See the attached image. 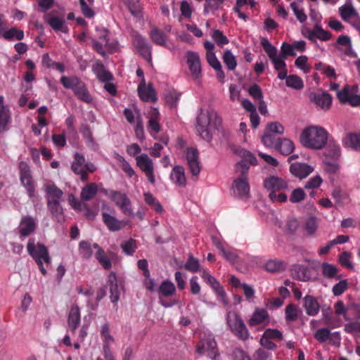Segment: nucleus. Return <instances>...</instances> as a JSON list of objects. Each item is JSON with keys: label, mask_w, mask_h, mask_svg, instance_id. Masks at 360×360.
Returning a JSON list of instances; mask_svg holds the SVG:
<instances>
[{"label": "nucleus", "mask_w": 360, "mask_h": 360, "mask_svg": "<svg viewBox=\"0 0 360 360\" xmlns=\"http://www.w3.org/2000/svg\"><path fill=\"white\" fill-rule=\"evenodd\" d=\"M221 119L214 110H201L196 119V130L199 136L210 142L214 130H218Z\"/></svg>", "instance_id": "nucleus-1"}, {"label": "nucleus", "mask_w": 360, "mask_h": 360, "mask_svg": "<svg viewBox=\"0 0 360 360\" xmlns=\"http://www.w3.org/2000/svg\"><path fill=\"white\" fill-rule=\"evenodd\" d=\"M328 131L319 126H310L304 129L300 135L301 143L309 148L321 149L328 139Z\"/></svg>", "instance_id": "nucleus-2"}, {"label": "nucleus", "mask_w": 360, "mask_h": 360, "mask_svg": "<svg viewBox=\"0 0 360 360\" xmlns=\"http://www.w3.org/2000/svg\"><path fill=\"white\" fill-rule=\"evenodd\" d=\"M28 254L37 263L41 273L46 275V270L44 266V263L50 264L51 259L49 253V250L44 244L35 243L34 238H30L27 245Z\"/></svg>", "instance_id": "nucleus-3"}, {"label": "nucleus", "mask_w": 360, "mask_h": 360, "mask_svg": "<svg viewBox=\"0 0 360 360\" xmlns=\"http://www.w3.org/2000/svg\"><path fill=\"white\" fill-rule=\"evenodd\" d=\"M226 323L231 333L239 340L245 341L250 338V333L240 316L236 311H228Z\"/></svg>", "instance_id": "nucleus-4"}, {"label": "nucleus", "mask_w": 360, "mask_h": 360, "mask_svg": "<svg viewBox=\"0 0 360 360\" xmlns=\"http://www.w3.org/2000/svg\"><path fill=\"white\" fill-rule=\"evenodd\" d=\"M339 84L331 83L330 89L337 91V97L342 103H349L352 106H358L360 105V94H359L358 86H345L342 90L338 91Z\"/></svg>", "instance_id": "nucleus-5"}, {"label": "nucleus", "mask_w": 360, "mask_h": 360, "mask_svg": "<svg viewBox=\"0 0 360 360\" xmlns=\"http://www.w3.org/2000/svg\"><path fill=\"white\" fill-rule=\"evenodd\" d=\"M98 32V39H93L91 44L94 49L102 56H105V49L114 52L117 48L118 43L117 41H110L109 32L104 27L96 28Z\"/></svg>", "instance_id": "nucleus-6"}, {"label": "nucleus", "mask_w": 360, "mask_h": 360, "mask_svg": "<svg viewBox=\"0 0 360 360\" xmlns=\"http://www.w3.org/2000/svg\"><path fill=\"white\" fill-rule=\"evenodd\" d=\"M261 45L263 47L264 51L268 55L271 62L273 63L274 69L276 71L285 69L286 68V63L283 55H278L277 49L266 38H262L261 40Z\"/></svg>", "instance_id": "nucleus-7"}, {"label": "nucleus", "mask_w": 360, "mask_h": 360, "mask_svg": "<svg viewBox=\"0 0 360 360\" xmlns=\"http://www.w3.org/2000/svg\"><path fill=\"white\" fill-rule=\"evenodd\" d=\"M264 186L269 191L271 201L284 202L287 200V195L283 192L288 188L287 181H264Z\"/></svg>", "instance_id": "nucleus-8"}, {"label": "nucleus", "mask_w": 360, "mask_h": 360, "mask_svg": "<svg viewBox=\"0 0 360 360\" xmlns=\"http://www.w3.org/2000/svg\"><path fill=\"white\" fill-rule=\"evenodd\" d=\"M195 351L199 355H202L207 352L208 356L212 360H217L219 356L217 342L210 335L200 340L196 345Z\"/></svg>", "instance_id": "nucleus-9"}, {"label": "nucleus", "mask_w": 360, "mask_h": 360, "mask_svg": "<svg viewBox=\"0 0 360 360\" xmlns=\"http://www.w3.org/2000/svg\"><path fill=\"white\" fill-rule=\"evenodd\" d=\"M185 58L191 77L193 80H199L202 76V65L199 54L197 52L188 51L186 52Z\"/></svg>", "instance_id": "nucleus-10"}, {"label": "nucleus", "mask_w": 360, "mask_h": 360, "mask_svg": "<svg viewBox=\"0 0 360 360\" xmlns=\"http://www.w3.org/2000/svg\"><path fill=\"white\" fill-rule=\"evenodd\" d=\"M110 197L117 207L120 208L123 214L126 216H134L131 202L125 193L120 191H111Z\"/></svg>", "instance_id": "nucleus-11"}, {"label": "nucleus", "mask_w": 360, "mask_h": 360, "mask_svg": "<svg viewBox=\"0 0 360 360\" xmlns=\"http://www.w3.org/2000/svg\"><path fill=\"white\" fill-rule=\"evenodd\" d=\"M302 34L310 41H315L316 39L321 41H328L331 38V34L324 30L319 23H316L311 30L305 25L301 27Z\"/></svg>", "instance_id": "nucleus-12"}, {"label": "nucleus", "mask_w": 360, "mask_h": 360, "mask_svg": "<svg viewBox=\"0 0 360 360\" xmlns=\"http://www.w3.org/2000/svg\"><path fill=\"white\" fill-rule=\"evenodd\" d=\"M133 43L136 50L147 60H151V46L141 35L135 34L133 36Z\"/></svg>", "instance_id": "nucleus-13"}, {"label": "nucleus", "mask_w": 360, "mask_h": 360, "mask_svg": "<svg viewBox=\"0 0 360 360\" xmlns=\"http://www.w3.org/2000/svg\"><path fill=\"white\" fill-rule=\"evenodd\" d=\"M309 98L313 103L323 110H328L332 103V97L326 92H311Z\"/></svg>", "instance_id": "nucleus-14"}, {"label": "nucleus", "mask_w": 360, "mask_h": 360, "mask_svg": "<svg viewBox=\"0 0 360 360\" xmlns=\"http://www.w3.org/2000/svg\"><path fill=\"white\" fill-rule=\"evenodd\" d=\"M137 166L146 174L148 180H154L153 162L147 154H141L136 157Z\"/></svg>", "instance_id": "nucleus-15"}, {"label": "nucleus", "mask_w": 360, "mask_h": 360, "mask_svg": "<svg viewBox=\"0 0 360 360\" xmlns=\"http://www.w3.org/2000/svg\"><path fill=\"white\" fill-rule=\"evenodd\" d=\"M44 20L55 31H60L64 33H67L68 32V28L65 25V20L58 15H56L53 12L46 13L44 15Z\"/></svg>", "instance_id": "nucleus-16"}, {"label": "nucleus", "mask_w": 360, "mask_h": 360, "mask_svg": "<svg viewBox=\"0 0 360 360\" xmlns=\"http://www.w3.org/2000/svg\"><path fill=\"white\" fill-rule=\"evenodd\" d=\"M186 156L191 172L193 176H197L200 172L198 150L194 148H187Z\"/></svg>", "instance_id": "nucleus-17"}, {"label": "nucleus", "mask_w": 360, "mask_h": 360, "mask_svg": "<svg viewBox=\"0 0 360 360\" xmlns=\"http://www.w3.org/2000/svg\"><path fill=\"white\" fill-rule=\"evenodd\" d=\"M4 98L0 96V134L8 129V125L12 118L9 108L4 103Z\"/></svg>", "instance_id": "nucleus-18"}, {"label": "nucleus", "mask_w": 360, "mask_h": 360, "mask_svg": "<svg viewBox=\"0 0 360 360\" xmlns=\"http://www.w3.org/2000/svg\"><path fill=\"white\" fill-rule=\"evenodd\" d=\"M36 228L37 223L32 217H22L19 225V234L21 237H27L33 233Z\"/></svg>", "instance_id": "nucleus-19"}, {"label": "nucleus", "mask_w": 360, "mask_h": 360, "mask_svg": "<svg viewBox=\"0 0 360 360\" xmlns=\"http://www.w3.org/2000/svg\"><path fill=\"white\" fill-rule=\"evenodd\" d=\"M290 171L295 176L302 179L312 173L314 167L306 163L293 162L290 167Z\"/></svg>", "instance_id": "nucleus-20"}, {"label": "nucleus", "mask_w": 360, "mask_h": 360, "mask_svg": "<svg viewBox=\"0 0 360 360\" xmlns=\"http://www.w3.org/2000/svg\"><path fill=\"white\" fill-rule=\"evenodd\" d=\"M303 307L306 314L311 316L317 315L320 310V304L317 299L312 295H306L303 298Z\"/></svg>", "instance_id": "nucleus-21"}, {"label": "nucleus", "mask_w": 360, "mask_h": 360, "mask_svg": "<svg viewBox=\"0 0 360 360\" xmlns=\"http://www.w3.org/2000/svg\"><path fill=\"white\" fill-rule=\"evenodd\" d=\"M231 193L238 198H248L250 194L248 181H233Z\"/></svg>", "instance_id": "nucleus-22"}, {"label": "nucleus", "mask_w": 360, "mask_h": 360, "mask_svg": "<svg viewBox=\"0 0 360 360\" xmlns=\"http://www.w3.org/2000/svg\"><path fill=\"white\" fill-rule=\"evenodd\" d=\"M81 322L80 309L77 305H73L70 309L68 319L69 329L72 333H75Z\"/></svg>", "instance_id": "nucleus-23"}, {"label": "nucleus", "mask_w": 360, "mask_h": 360, "mask_svg": "<svg viewBox=\"0 0 360 360\" xmlns=\"http://www.w3.org/2000/svg\"><path fill=\"white\" fill-rule=\"evenodd\" d=\"M343 146L355 151H360V133H348L342 140Z\"/></svg>", "instance_id": "nucleus-24"}, {"label": "nucleus", "mask_w": 360, "mask_h": 360, "mask_svg": "<svg viewBox=\"0 0 360 360\" xmlns=\"http://www.w3.org/2000/svg\"><path fill=\"white\" fill-rule=\"evenodd\" d=\"M102 217L104 224L111 231H117L124 227V226L127 224V222H124V221H120L115 217H112L105 212L102 214Z\"/></svg>", "instance_id": "nucleus-25"}, {"label": "nucleus", "mask_w": 360, "mask_h": 360, "mask_svg": "<svg viewBox=\"0 0 360 360\" xmlns=\"http://www.w3.org/2000/svg\"><path fill=\"white\" fill-rule=\"evenodd\" d=\"M47 207L54 220L58 223L65 221V215L60 202H47Z\"/></svg>", "instance_id": "nucleus-26"}, {"label": "nucleus", "mask_w": 360, "mask_h": 360, "mask_svg": "<svg viewBox=\"0 0 360 360\" xmlns=\"http://www.w3.org/2000/svg\"><path fill=\"white\" fill-rule=\"evenodd\" d=\"M92 70L97 78L103 82H110L113 79L112 75L105 69L101 62H96L94 64Z\"/></svg>", "instance_id": "nucleus-27"}, {"label": "nucleus", "mask_w": 360, "mask_h": 360, "mask_svg": "<svg viewBox=\"0 0 360 360\" xmlns=\"http://www.w3.org/2000/svg\"><path fill=\"white\" fill-rule=\"evenodd\" d=\"M74 161L72 164V171L81 176L82 180L85 179V158L83 155L75 153Z\"/></svg>", "instance_id": "nucleus-28"}, {"label": "nucleus", "mask_w": 360, "mask_h": 360, "mask_svg": "<svg viewBox=\"0 0 360 360\" xmlns=\"http://www.w3.org/2000/svg\"><path fill=\"white\" fill-rule=\"evenodd\" d=\"M339 14L345 22L356 16L358 13L352 4V0H347L345 4L339 8Z\"/></svg>", "instance_id": "nucleus-29"}, {"label": "nucleus", "mask_w": 360, "mask_h": 360, "mask_svg": "<svg viewBox=\"0 0 360 360\" xmlns=\"http://www.w3.org/2000/svg\"><path fill=\"white\" fill-rule=\"evenodd\" d=\"M293 278L301 281H307L311 278L310 270L303 265H295L292 269Z\"/></svg>", "instance_id": "nucleus-30"}, {"label": "nucleus", "mask_w": 360, "mask_h": 360, "mask_svg": "<svg viewBox=\"0 0 360 360\" xmlns=\"http://www.w3.org/2000/svg\"><path fill=\"white\" fill-rule=\"evenodd\" d=\"M139 97L143 101H156V96L154 89L151 86H146L144 84H140L138 87Z\"/></svg>", "instance_id": "nucleus-31"}, {"label": "nucleus", "mask_w": 360, "mask_h": 360, "mask_svg": "<svg viewBox=\"0 0 360 360\" xmlns=\"http://www.w3.org/2000/svg\"><path fill=\"white\" fill-rule=\"evenodd\" d=\"M72 91L74 92L75 95L82 101L87 103L92 102V97L86 89V85L82 81L79 82V84L76 86L75 89L72 90Z\"/></svg>", "instance_id": "nucleus-32"}, {"label": "nucleus", "mask_w": 360, "mask_h": 360, "mask_svg": "<svg viewBox=\"0 0 360 360\" xmlns=\"http://www.w3.org/2000/svg\"><path fill=\"white\" fill-rule=\"evenodd\" d=\"M114 158L117 162L120 167L126 174L128 178H132L135 175L134 169L123 156L119 153H115Z\"/></svg>", "instance_id": "nucleus-33"}, {"label": "nucleus", "mask_w": 360, "mask_h": 360, "mask_svg": "<svg viewBox=\"0 0 360 360\" xmlns=\"http://www.w3.org/2000/svg\"><path fill=\"white\" fill-rule=\"evenodd\" d=\"M101 337L103 342V349H105L107 347L110 348V345L114 342V338L110 334V325L108 323H105L102 325L100 330Z\"/></svg>", "instance_id": "nucleus-34"}, {"label": "nucleus", "mask_w": 360, "mask_h": 360, "mask_svg": "<svg viewBox=\"0 0 360 360\" xmlns=\"http://www.w3.org/2000/svg\"><path fill=\"white\" fill-rule=\"evenodd\" d=\"M46 191L47 193V202H61L63 193L55 185H47Z\"/></svg>", "instance_id": "nucleus-35"}, {"label": "nucleus", "mask_w": 360, "mask_h": 360, "mask_svg": "<svg viewBox=\"0 0 360 360\" xmlns=\"http://www.w3.org/2000/svg\"><path fill=\"white\" fill-rule=\"evenodd\" d=\"M149 34L154 44L161 46H166L167 37L162 31L157 27H154L150 30Z\"/></svg>", "instance_id": "nucleus-36"}, {"label": "nucleus", "mask_w": 360, "mask_h": 360, "mask_svg": "<svg viewBox=\"0 0 360 360\" xmlns=\"http://www.w3.org/2000/svg\"><path fill=\"white\" fill-rule=\"evenodd\" d=\"M1 36L6 40L12 41L16 39L20 41L24 38V32L16 27H11L7 30L4 29Z\"/></svg>", "instance_id": "nucleus-37"}, {"label": "nucleus", "mask_w": 360, "mask_h": 360, "mask_svg": "<svg viewBox=\"0 0 360 360\" xmlns=\"http://www.w3.org/2000/svg\"><path fill=\"white\" fill-rule=\"evenodd\" d=\"M110 300L112 302H117L120 299V292L115 274L111 273L109 276Z\"/></svg>", "instance_id": "nucleus-38"}, {"label": "nucleus", "mask_w": 360, "mask_h": 360, "mask_svg": "<svg viewBox=\"0 0 360 360\" xmlns=\"http://www.w3.org/2000/svg\"><path fill=\"white\" fill-rule=\"evenodd\" d=\"M275 148L278 149L283 155H287L294 150L295 146L293 142L288 139H280Z\"/></svg>", "instance_id": "nucleus-39"}, {"label": "nucleus", "mask_w": 360, "mask_h": 360, "mask_svg": "<svg viewBox=\"0 0 360 360\" xmlns=\"http://www.w3.org/2000/svg\"><path fill=\"white\" fill-rule=\"evenodd\" d=\"M225 0H205L203 12L204 14L207 15L210 13L214 11L222 8Z\"/></svg>", "instance_id": "nucleus-40"}, {"label": "nucleus", "mask_w": 360, "mask_h": 360, "mask_svg": "<svg viewBox=\"0 0 360 360\" xmlns=\"http://www.w3.org/2000/svg\"><path fill=\"white\" fill-rule=\"evenodd\" d=\"M268 318V313L265 309H257L249 320V324L255 326L263 323Z\"/></svg>", "instance_id": "nucleus-41"}, {"label": "nucleus", "mask_w": 360, "mask_h": 360, "mask_svg": "<svg viewBox=\"0 0 360 360\" xmlns=\"http://www.w3.org/2000/svg\"><path fill=\"white\" fill-rule=\"evenodd\" d=\"M324 170L328 174V178L333 179L335 178H342L340 174V169L338 163L325 161Z\"/></svg>", "instance_id": "nucleus-42"}, {"label": "nucleus", "mask_w": 360, "mask_h": 360, "mask_svg": "<svg viewBox=\"0 0 360 360\" xmlns=\"http://www.w3.org/2000/svg\"><path fill=\"white\" fill-rule=\"evenodd\" d=\"M176 291V287L174 284L168 280L163 281L158 289L159 293L163 297H169L174 294Z\"/></svg>", "instance_id": "nucleus-43"}, {"label": "nucleus", "mask_w": 360, "mask_h": 360, "mask_svg": "<svg viewBox=\"0 0 360 360\" xmlns=\"http://www.w3.org/2000/svg\"><path fill=\"white\" fill-rule=\"evenodd\" d=\"M95 257L104 269L109 270L112 267V263L109 255L103 250L96 251Z\"/></svg>", "instance_id": "nucleus-44"}, {"label": "nucleus", "mask_w": 360, "mask_h": 360, "mask_svg": "<svg viewBox=\"0 0 360 360\" xmlns=\"http://www.w3.org/2000/svg\"><path fill=\"white\" fill-rule=\"evenodd\" d=\"M280 139L276 134L266 131L265 129L264 135L262 136V143L267 148H276Z\"/></svg>", "instance_id": "nucleus-45"}, {"label": "nucleus", "mask_w": 360, "mask_h": 360, "mask_svg": "<svg viewBox=\"0 0 360 360\" xmlns=\"http://www.w3.org/2000/svg\"><path fill=\"white\" fill-rule=\"evenodd\" d=\"M299 308L294 304H289L285 309V320L287 322H294L299 317Z\"/></svg>", "instance_id": "nucleus-46"}, {"label": "nucleus", "mask_w": 360, "mask_h": 360, "mask_svg": "<svg viewBox=\"0 0 360 360\" xmlns=\"http://www.w3.org/2000/svg\"><path fill=\"white\" fill-rule=\"evenodd\" d=\"M236 153L242 158L241 161H244V162L248 163V165H255L257 162L255 156L245 149L238 148L236 150Z\"/></svg>", "instance_id": "nucleus-47"}, {"label": "nucleus", "mask_w": 360, "mask_h": 360, "mask_svg": "<svg viewBox=\"0 0 360 360\" xmlns=\"http://www.w3.org/2000/svg\"><path fill=\"white\" fill-rule=\"evenodd\" d=\"M315 69L318 71H320L322 74L328 78H336L337 75L335 69L326 63L321 62L316 63Z\"/></svg>", "instance_id": "nucleus-48"}, {"label": "nucleus", "mask_w": 360, "mask_h": 360, "mask_svg": "<svg viewBox=\"0 0 360 360\" xmlns=\"http://www.w3.org/2000/svg\"><path fill=\"white\" fill-rule=\"evenodd\" d=\"M285 84L288 87L295 90H301L304 87L302 79L296 75H288Z\"/></svg>", "instance_id": "nucleus-49"}, {"label": "nucleus", "mask_w": 360, "mask_h": 360, "mask_svg": "<svg viewBox=\"0 0 360 360\" xmlns=\"http://www.w3.org/2000/svg\"><path fill=\"white\" fill-rule=\"evenodd\" d=\"M290 8L297 20H299L302 24L305 23L307 20V15L305 13L304 8L300 6L295 1L290 4Z\"/></svg>", "instance_id": "nucleus-50"}, {"label": "nucleus", "mask_w": 360, "mask_h": 360, "mask_svg": "<svg viewBox=\"0 0 360 360\" xmlns=\"http://www.w3.org/2000/svg\"><path fill=\"white\" fill-rule=\"evenodd\" d=\"M250 165L244 162V161H240L236 165L235 170L239 176L237 180H247Z\"/></svg>", "instance_id": "nucleus-51"}, {"label": "nucleus", "mask_w": 360, "mask_h": 360, "mask_svg": "<svg viewBox=\"0 0 360 360\" xmlns=\"http://www.w3.org/2000/svg\"><path fill=\"white\" fill-rule=\"evenodd\" d=\"M98 187L95 184H87L84 188H83L81 193V197L84 200H90L96 195Z\"/></svg>", "instance_id": "nucleus-52"}, {"label": "nucleus", "mask_w": 360, "mask_h": 360, "mask_svg": "<svg viewBox=\"0 0 360 360\" xmlns=\"http://www.w3.org/2000/svg\"><path fill=\"white\" fill-rule=\"evenodd\" d=\"M223 61L229 70H234L237 66L236 57L230 50H226L224 51Z\"/></svg>", "instance_id": "nucleus-53"}, {"label": "nucleus", "mask_w": 360, "mask_h": 360, "mask_svg": "<svg viewBox=\"0 0 360 360\" xmlns=\"http://www.w3.org/2000/svg\"><path fill=\"white\" fill-rule=\"evenodd\" d=\"M79 253L83 258L89 259L93 254L90 243L82 240L79 244Z\"/></svg>", "instance_id": "nucleus-54"}, {"label": "nucleus", "mask_w": 360, "mask_h": 360, "mask_svg": "<svg viewBox=\"0 0 360 360\" xmlns=\"http://www.w3.org/2000/svg\"><path fill=\"white\" fill-rule=\"evenodd\" d=\"M211 37L215 43L220 47L229 44V39L219 30H214L211 33Z\"/></svg>", "instance_id": "nucleus-55"}, {"label": "nucleus", "mask_w": 360, "mask_h": 360, "mask_svg": "<svg viewBox=\"0 0 360 360\" xmlns=\"http://www.w3.org/2000/svg\"><path fill=\"white\" fill-rule=\"evenodd\" d=\"M321 269L323 276L328 278H334L338 273L336 266L327 262L322 264Z\"/></svg>", "instance_id": "nucleus-56"}, {"label": "nucleus", "mask_w": 360, "mask_h": 360, "mask_svg": "<svg viewBox=\"0 0 360 360\" xmlns=\"http://www.w3.org/2000/svg\"><path fill=\"white\" fill-rule=\"evenodd\" d=\"M81 80L77 77H66L63 76L60 78V82L63 86L68 89L72 91L75 89L76 86L79 84Z\"/></svg>", "instance_id": "nucleus-57"}, {"label": "nucleus", "mask_w": 360, "mask_h": 360, "mask_svg": "<svg viewBox=\"0 0 360 360\" xmlns=\"http://www.w3.org/2000/svg\"><path fill=\"white\" fill-rule=\"evenodd\" d=\"M265 129L276 135H281L284 133V127L278 122H271L266 124Z\"/></svg>", "instance_id": "nucleus-58"}, {"label": "nucleus", "mask_w": 360, "mask_h": 360, "mask_svg": "<svg viewBox=\"0 0 360 360\" xmlns=\"http://www.w3.org/2000/svg\"><path fill=\"white\" fill-rule=\"evenodd\" d=\"M184 268L190 272H197L200 269V263L197 258L192 255H189L187 262L184 264Z\"/></svg>", "instance_id": "nucleus-59"}, {"label": "nucleus", "mask_w": 360, "mask_h": 360, "mask_svg": "<svg viewBox=\"0 0 360 360\" xmlns=\"http://www.w3.org/2000/svg\"><path fill=\"white\" fill-rule=\"evenodd\" d=\"M137 115V122L134 128L135 134L137 139L142 141L144 139V129L141 113L139 110H136Z\"/></svg>", "instance_id": "nucleus-60"}, {"label": "nucleus", "mask_w": 360, "mask_h": 360, "mask_svg": "<svg viewBox=\"0 0 360 360\" xmlns=\"http://www.w3.org/2000/svg\"><path fill=\"white\" fill-rule=\"evenodd\" d=\"M330 331L327 328L318 329L314 333V338L319 342H325L329 340L330 337Z\"/></svg>", "instance_id": "nucleus-61"}, {"label": "nucleus", "mask_w": 360, "mask_h": 360, "mask_svg": "<svg viewBox=\"0 0 360 360\" xmlns=\"http://www.w3.org/2000/svg\"><path fill=\"white\" fill-rule=\"evenodd\" d=\"M123 252L127 255H132L136 251L137 246L135 240L131 238L121 244Z\"/></svg>", "instance_id": "nucleus-62"}, {"label": "nucleus", "mask_w": 360, "mask_h": 360, "mask_svg": "<svg viewBox=\"0 0 360 360\" xmlns=\"http://www.w3.org/2000/svg\"><path fill=\"white\" fill-rule=\"evenodd\" d=\"M318 228L317 218L315 217H310L307 219L305 221V230L309 235L315 233Z\"/></svg>", "instance_id": "nucleus-63"}, {"label": "nucleus", "mask_w": 360, "mask_h": 360, "mask_svg": "<svg viewBox=\"0 0 360 360\" xmlns=\"http://www.w3.org/2000/svg\"><path fill=\"white\" fill-rule=\"evenodd\" d=\"M308 58L306 56H301L296 58L295 61V66L302 70L304 73L309 72L310 67L307 63Z\"/></svg>", "instance_id": "nucleus-64"}]
</instances>
